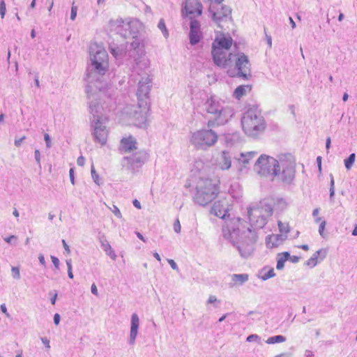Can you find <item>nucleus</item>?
Returning <instances> with one entry per match:
<instances>
[{
	"instance_id": "f257e3e1",
	"label": "nucleus",
	"mask_w": 357,
	"mask_h": 357,
	"mask_svg": "<svg viewBox=\"0 0 357 357\" xmlns=\"http://www.w3.org/2000/svg\"><path fill=\"white\" fill-rule=\"evenodd\" d=\"M89 54L91 63L87 67L86 77L89 121L94 141L104 145L107 139L108 131L105 126L107 118L100 100L101 86H96L95 82H99L108 69V54L104 48L96 44L90 46Z\"/></svg>"
},
{
	"instance_id": "f03ea898",
	"label": "nucleus",
	"mask_w": 357,
	"mask_h": 357,
	"mask_svg": "<svg viewBox=\"0 0 357 357\" xmlns=\"http://www.w3.org/2000/svg\"><path fill=\"white\" fill-rule=\"evenodd\" d=\"M273 214L272 204L263 200L259 204L248 207V216L250 227L241 230L239 218L226 221L222 227L223 237L236 246L241 257L247 258L254 252V245L257 240L255 229L263 228L268 218Z\"/></svg>"
},
{
	"instance_id": "7ed1b4c3",
	"label": "nucleus",
	"mask_w": 357,
	"mask_h": 357,
	"mask_svg": "<svg viewBox=\"0 0 357 357\" xmlns=\"http://www.w3.org/2000/svg\"><path fill=\"white\" fill-rule=\"evenodd\" d=\"M149 61L143 59L139 62H137V66L134 67L133 73H136L140 76L138 82V89L137 91V108L135 109L132 114V118L137 127L143 128L146 126L147 121V114L149 111V94L151 88L152 79L149 74Z\"/></svg>"
},
{
	"instance_id": "20e7f679",
	"label": "nucleus",
	"mask_w": 357,
	"mask_h": 357,
	"mask_svg": "<svg viewBox=\"0 0 357 357\" xmlns=\"http://www.w3.org/2000/svg\"><path fill=\"white\" fill-rule=\"evenodd\" d=\"M204 111L212 116L208 121V127L225 125L233 116L234 109L226 102L215 96L208 98L204 104Z\"/></svg>"
},
{
	"instance_id": "39448f33",
	"label": "nucleus",
	"mask_w": 357,
	"mask_h": 357,
	"mask_svg": "<svg viewBox=\"0 0 357 357\" xmlns=\"http://www.w3.org/2000/svg\"><path fill=\"white\" fill-rule=\"evenodd\" d=\"M241 125L244 132L250 137L258 136L266 128L264 119L257 107H250L243 113Z\"/></svg>"
},
{
	"instance_id": "423d86ee",
	"label": "nucleus",
	"mask_w": 357,
	"mask_h": 357,
	"mask_svg": "<svg viewBox=\"0 0 357 357\" xmlns=\"http://www.w3.org/2000/svg\"><path fill=\"white\" fill-rule=\"evenodd\" d=\"M233 40L229 37L216 38L212 44V56L215 65L222 68H227L232 63V53L227 51L232 45Z\"/></svg>"
},
{
	"instance_id": "0eeeda50",
	"label": "nucleus",
	"mask_w": 357,
	"mask_h": 357,
	"mask_svg": "<svg viewBox=\"0 0 357 357\" xmlns=\"http://www.w3.org/2000/svg\"><path fill=\"white\" fill-rule=\"evenodd\" d=\"M219 188L216 181L210 178H201L196 187L194 201L200 206H206L218 195Z\"/></svg>"
},
{
	"instance_id": "6e6552de",
	"label": "nucleus",
	"mask_w": 357,
	"mask_h": 357,
	"mask_svg": "<svg viewBox=\"0 0 357 357\" xmlns=\"http://www.w3.org/2000/svg\"><path fill=\"white\" fill-rule=\"evenodd\" d=\"M250 63L248 56L240 52L233 54L231 65L227 68V74L231 77H240L248 80L251 77Z\"/></svg>"
},
{
	"instance_id": "1a4fd4ad",
	"label": "nucleus",
	"mask_w": 357,
	"mask_h": 357,
	"mask_svg": "<svg viewBox=\"0 0 357 357\" xmlns=\"http://www.w3.org/2000/svg\"><path fill=\"white\" fill-rule=\"evenodd\" d=\"M254 171L261 176H279L280 162L274 158L263 154L255 162Z\"/></svg>"
},
{
	"instance_id": "9d476101",
	"label": "nucleus",
	"mask_w": 357,
	"mask_h": 357,
	"mask_svg": "<svg viewBox=\"0 0 357 357\" xmlns=\"http://www.w3.org/2000/svg\"><path fill=\"white\" fill-rule=\"evenodd\" d=\"M218 138L213 130L204 129L192 133L190 142L197 149L206 150L217 142Z\"/></svg>"
},
{
	"instance_id": "9b49d317",
	"label": "nucleus",
	"mask_w": 357,
	"mask_h": 357,
	"mask_svg": "<svg viewBox=\"0 0 357 357\" xmlns=\"http://www.w3.org/2000/svg\"><path fill=\"white\" fill-rule=\"evenodd\" d=\"M136 21H126L121 18L111 20L109 22L111 31L115 32L122 38L126 39L135 38L138 33L136 27Z\"/></svg>"
},
{
	"instance_id": "f8f14e48",
	"label": "nucleus",
	"mask_w": 357,
	"mask_h": 357,
	"mask_svg": "<svg viewBox=\"0 0 357 357\" xmlns=\"http://www.w3.org/2000/svg\"><path fill=\"white\" fill-rule=\"evenodd\" d=\"M149 154L145 151H139L130 156L123 158L122 165L132 171L138 170L146 162Z\"/></svg>"
},
{
	"instance_id": "ddd939ff",
	"label": "nucleus",
	"mask_w": 357,
	"mask_h": 357,
	"mask_svg": "<svg viewBox=\"0 0 357 357\" xmlns=\"http://www.w3.org/2000/svg\"><path fill=\"white\" fill-rule=\"evenodd\" d=\"M211 13L213 20L218 25L221 26L222 22H226L231 19V9L227 6H217V8L209 10Z\"/></svg>"
},
{
	"instance_id": "4468645a",
	"label": "nucleus",
	"mask_w": 357,
	"mask_h": 357,
	"mask_svg": "<svg viewBox=\"0 0 357 357\" xmlns=\"http://www.w3.org/2000/svg\"><path fill=\"white\" fill-rule=\"evenodd\" d=\"M280 171L278 176L284 183H290L294 178L295 169L291 163H287L285 161H280Z\"/></svg>"
},
{
	"instance_id": "2eb2a0df",
	"label": "nucleus",
	"mask_w": 357,
	"mask_h": 357,
	"mask_svg": "<svg viewBox=\"0 0 357 357\" xmlns=\"http://www.w3.org/2000/svg\"><path fill=\"white\" fill-rule=\"evenodd\" d=\"M192 18V17H190ZM190 43L192 45H197L202 38V33L200 31V23L198 20L191 19L190 23L189 33Z\"/></svg>"
},
{
	"instance_id": "dca6fc26",
	"label": "nucleus",
	"mask_w": 357,
	"mask_h": 357,
	"mask_svg": "<svg viewBox=\"0 0 357 357\" xmlns=\"http://www.w3.org/2000/svg\"><path fill=\"white\" fill-rule=\"evenodd\" d=\"M185 12L186 15H201L202 13V5L199 0H185V3L182 12Z\"/></svg>"
},
{
	"instance_id": "f3484780",
	"label": "nucleus",
	"mask_w": 357,
	"mask_h": 357,
	"mask_svg": "<svg viewBox=\"0 0 357 357\" xmlns=\"http://www.w3.org/2000/svg\"><path fill=\"white\" fill-rule=\"evenodd\" d=\"M211 212L215 216L225 220L227 215L229 216L226 200L215 202L211 208Z\"/></svg>"
},
{
	"instance_id": "a211bd4d",
	"label": "nucleus",
	"mask_w": 357,
	"mask_h": 357,
	"mask_svg": "<svg viewBox=\"0 0 357 357\" xmlns=\"http://www.w3.org/2000/svg\"><path fill=\"white\" fill-rule=\"evenodd\" d=\"M133 39L132 42L130 43V50L129 52V56L131 57H134L135 62H139L141 60L138 61L139 56L143 54V46L142 43L139 38H137V36L135 38H132Z\"/></svg>"
},
{
	"instance_id": "6ab92c4d",
	"label": "nucleus",
	"mask_w": 357,
	"mask_h": 357,
	"mask_svg": "<svg viewBox=\"0 0 357 357\" xmlns=\"http://www.w3.org/2000/svg\"><path fill=\"white\" fill-rule=\"evenodd\" d=\"M139 326V319L136 313H134L131 316L130 321V331L128 342L130 344L133 345L135 343V340L138 334V329Z\"/></svg>"
},
{
	"instance_id": "aec40b11",
	"label": "nucleus",
	"mask_w": 357,
	"mask_h": 357,
	"mask_svg": "<svg viewBox=\"0 0 357 357\" xmlns=\"http://www.w3.org/2000/svg\"><path fill=\"white\" fill-rule=\"evenodd\" d=\"M217 167L221 170H227L231 166V155L229 151H222L217 159Z\"/></svg>"
},
{
	"instance_id": "412c9836",
	"label": "nucleus",
	"mask_w": 357,
	"mask_h": 357,
	"mask_svg": "<svg viewBox=\"0 0 357 357\" xmlns=\"http://www.w3.org/2000/svg\"><path fill=\"white\" fill-rule=\"evenodd\" d=\"M287 238V235L280 234L269 235L266 238V243L268 248H277L282 245Z\"/></svg>"
},
{
	"instance_id": "4be33fe9",
	"label": "nucleus",
	"mask_w": 357,
	"mask_h": 357,
	"mask_svg": "<svg viewBox=\"0 0 357 357\" xmlns=\"http://www.w3.org/2000/svg\"><path fill=\"white\" fill-rule=\"evenodd\" d=\"M136 144V139L133 137H123L121 140L120 151L124 153L130 152L137 149Z\"/></svg>"
},
{
	"instance_id": "5701e85b",
	"label": "nucleus",
	"mask_w": 357,
	"mask_h": 357,
	"mask_svg": "<svg viewBox=\"0 0 357 357\" xmlns=\"http://www.w3.org/2000/svg\"><path fill=\"white\" fill-rule=\"evenodd\" d=\"M321 255V259H323L326 257V251L325 250H319L315 252L313 255L306 261V264L311 267H314L317 264V258Z\"/></svg>"
},
{
	"instance_id": "b1692460",
	"label": "nucleus",
	"mask_w": 357,
	"mask_h": 357,
	"mask_svg": "<svg viewBox=\"0 0 357 357\" xmlns=\"http://www.w3.org/2000/svg\"><path fill=\"white\" fill-rule=\"evenodd\" d=\"M249 279V275L247 273L233 274L231 275V281L234 285H243Z\"/></svg>"
},
{
	"instance_id": "393cba45",
	"label": "nucleus",
	"mask_w": 357,
	"mask_h": 357,
	"mask_svg": "<svg viewBox=\"0 0 357 357\" xmlns=\"http://www.w3.org/2000/svg\"><path fill=\"white\" fill-rule=\"evenodd\" d=\"M109 51L112 56L116 59H121L126 54V52L122 47H119L115 45L109 46Z\"/></svg>"
},
{
	"instance_id": "a878e982",
	"label": "nucleus",
	"mask_w": 357,
	"mask_h": 357,
	"mask_svg": "<svg viewBox=\"0 0 357 357\" xmlns=\"http://www.w3.org/2000/svg\"><path fill=\"white\" fill-rule=\"evenodd\" d=\"M290 254L288 252H283L278 255L276 268L282 270L284 266V263L289 259Z\"/></svg>"
},
{
	"instance_id": "bb28decb",
	"label": "nucleus",
	"mask_w": 357,
	"mask_h": 357,
	"mask_svg": "<svg viewBox=\"0 0 357 357\" xmlns=\"http://www.w3.org/2000/svg\"><path fill=\"white\" fill-rule=\"evenodd\" d=\"M100 243L102 250L106 252V254L109 255L113 260H115L116 258V255L112 250L109 243L107 240H102L100 241Z\"/></svg>"
},
{
	"instance_id": "cd10ccee",
	"label": "nucleus",
	"mask_w": 357,
	"mask_h": 357,
	"mask_svg": "<svg viewBox=\"0 0 357 357\" xmlns=\"http://www.w3.org/2000/svg\"><path fill=\"white\" fill-rule=\"evenodd\" d=\"M257 153L256 151H249L246 153H241V157L239 158V161L242 162L243 165L248 164L250 160L254 158L257 155Z\"/></svg>"
},
{
	"instance_id": "c85d7f7f",
	"label": "nucleus",
	"mask_w": 357,
	"mask_h": 357,
	"mask_svg": "<svg viewBox=\"0 0 357 357\" xmlns=\"http://www.w3.org/2000/svg\"><path fill=\"white\" fill-rule=\"evenodd\" d=\"M275 275L274 269L273 268L266 269V268L261 270V271L259 273V278L261 279L262 280L265 281L267 280Z\"/></svg>"
},
{
	"instance_id": "c756f323",
	"label": "nucleus",
	"mask_w": 357,
	"mask_h": 357,
	"mask_svg": "<svg viewBox=\"0 0 357 357\" xmlns=\"http://www.w3.org/2000/svg\"><path fill=\"white\" fill-rule=\"evenodd\" d=\"M248 85H240L234 90V96L237 98L240 99L242 98L246 93V90L248 89Z\"/></svg>"
},
{
	"instance_id": "7c9ffc66",
	"label": "nucleus",
	"mask_w": 357,
	"mask_h": 357,
	"mask_svg": "<svg viewBox=\"0 0 357 357\" xmlns=\"http://www.w3.org/2000/svg\"><path fill=\"white\" fill-rule=\"evenodd\" d=\"M286 341V337L283 335H278L275 336H272L268 337L266 342L267 344H275V343H281Z\"/></svg>"
},
{
	"instance_id": "2f4dec72",
	"label": "nucleus",
	"mask_w": 357,
	"mask_h": 357,
	"mask_svg": "<svg viewBox=\"0 0 357 357\" xmlns=\"http://www.w3.org/2000/svg\"><path fill=\"white\" fill-rule=\"evenodd\" d=\"M356 158L355 153H351L349 156L344 160V165L347 169H350L353 166Z\"/></svg>"
},
{
	"instance_id": "473e14b6",
	"label": "nucleus",
	"mask_w": 357,
	"mask_h": 357,
	"mask_svg": "<svg viewBox=\"0 0 357 357\" xmlns=\"http://www.w3.org/2000/svg\"><path fill=\"white\" fill-rule=\"evenodd\" d=\"M278 228L280 231V234L287 235L289 232V227L288 223H283L281 221L278 222Z\"/></svg>"
},
{
	"instance_id": "72a5a7b5",
	"label": "nucleus",
	"mask_w": 357,
	"mask_h": 357,
	"mask_svg": "<svg viewBox=\"0 0 357 357\" xmlns=\"http://www.w3.org/2000/svg\"><path fill=\"white\" fill-rule=\"evenodd\" d=\"M158 27L162 31L163 36L165 38H167L169 36V33L166 28V25H165V21L163 19L160 20L158 24Z\"/></svg>"
},
{
	"instance_id": "f704fd0d",
	"label": "nucleus",
	"mask_w": 357,
	"mask_h": 357,
	"mask_svg": "<svg viewBox=\"0 0 357 357\" xmlns=\"http://www.w3.org/2000/svg\"><path fill=\"white\" fill-rule=\"evenodd\" d=\"M12 276L14 279L19 280L20 278V268L16 266L11 268Z\"/></svg>"
},
{
	"instance_id": "c9c22d12",
	"label": "nucleus",
	"mask_w": 357,
	"mask_h": 357,
	"mask_svg": "<svg viewBox=\"0 0 357 357\" xmlns=\"http://www.w3.org/2000/svg\"><path fill=\"white\" fill-rule=\"evenodd\" d=\"M6 3L4 0L0 1V15L1 17L3 19L6 15Z\"/></svg>"
},
{
	"instance_id": "e433bc0d",
	"label": "nucleus",
	"mask_w": 357,
	"mask_h": 357,
	"mask_svg": "<svg viewBox=\"0 0 357 357\" xmlns=\"http://www.w3.org/2000/svg\"><path fill=\"white\" fill-rule=\"evenodd\" d=\"M66 265L68 268V276L69 278L73 279V273L72 271V261L71 259H67L66 260Z\"/></svg>"
},
{
	"instance_id": "4c0bfd02",
	"label": "nucleus",
	"mask_w": 357,
	"mask_h": 357,
	"mask_svg": "<svg viewBox=\"0 0 357 357\" xmlns=\"http://www.w3.org/2000/svg\"><path fill=\"white\" fill-rule=\"evenodd\" d=\"M260 337L257 335V334H252V335H250L247 337V342H259L260 341Z\"/></svg>"
},
{
	"instance_id": "58836bf2",
	"label": "nucleus",
	"mask_w": 357,
	"mask_h": 357,
	"mask_svg": "<svg viewBox=\"0 0 357 357\" xmlns=\"http://www.w3.org/2000/svg\"><path fill=\"white\" fill-rule=\"evenodd\" d=\"M91 176L93 178V181L96 184L99 185V176L97 174L93 166L91 167Z\"/></svg>"
},
{
	"instance_id": "ea45409f",
	"label": "nucleus",
	"mask_w": 357,
	"mask_h": 357,
	"mask_svg": "<svg viewBox=\"0 0 357 357\" xmlns=\"http://www.w3.org/2000/svg\"><path fill=\"white\" fill-rule=\"evenodd\" d=\"M181 224L178 219H176L174 223V230L176 233L179 234L181 232Z\"/></svg>"
},
{
	"instance_id": "a19ab883",
	"label": "nucleus",
	"mask_w": 357,
	"mask_h": 357,
	"mask_svg": "<svg viewBox=\"0 0 357 357\" xmlns=\"http://www.w3.org/2000/svg\"><path fill=\"white\" fill-rule=\"evenodd\" d=\"M34 156H35V160L36 161V163L37 165L41 167V165H40V153L39 151V150L36 149L34 152Z\"/></svg>"
},
{
	"instance_id": "79ce46f5",
	"label": "nucleus",
	"mask_w": 357,
	"mask_h": 357,
	"mask_svg": "<svg viewBox=\"0 0 357 357\" xmlns=\"http://www.w3.org/2000/svg\"><path fill=\"white\" fill-rule=\"evenodd\" d=\"M277 206L280 207V209H283L286 207L287 203L284 199H278L277 200Z\"/></svg>"
},
{
	"instance_id": "37998d69",
	"label": "nucleus",
	"mask_w": 357,
	"mask_h": 357,
	"mask_svg": "<svg viewBox=\"0 0 357 357\" xmlns=\"http://www.w3.org/2000/svg\"><path fill=\"white\" fill-rule=\"evenodd\" d=\"M77 6H75L73 5L71 8V12H70V19L72 20H75L77 16Z\"/></svg>"
},
{
	"instance_id": "c03bdc74",
	"label": "nucleus",
	"mask_w": 357,
	"mask_h": 357,
	"mask_svg": "<svg viewBox=\"0 0 357 357\" xmlns=\"http://www.w3.org/2000/svg\"><path fill=\"white\" fill-rule=\"evenodd\" d=\"M112 212L115 215V216H116L118 218H122L121 213L116 206L113 205Z\"/></svg>"
},
{
	"instance_id": "a18cd8bd",
	"label": "nucleus",
	"mask_w": 357,
	"mask_h": 357,
	"mask_svg": "<svg viewBox=\"0 0 357 357\" xmlns=\"http://www.w3.org/2000/svg\"><path fill=\"white\" fill-rule=\"evenodd\" d=\"M264 33H265V37H266V40L267 44L268 45L269 48H271V47H272V38H271V36L267 34L266 29V28H264Z\"/></svg>"
},
{
	"instance_id": "49530a36",
	"label": "nucleus",
	"mask_w": 357,
	"mask_h": 357,
	"mask_svg": "<svg viewBox=\"0 0 357 357\" xmlns=\"http://www.w3.org/2000/svg\"><path fill=\"white\" fill-rule=\"evenodd\" d=\"M167 262L169 263V264L170 265L171 268L173 270H175L177 271H178V267L176 263L173 259H168Z\"/></svg>"
},
{
	"instance_id": "de8ad7c7",
	"label": "nucleus",
	"mask_w": 357,
	"mask_h": 357,
	"mask_svg": "<svg viewBox=\"0 0 357 357\" xmlns=\"http://www.w3.org/2000/svg\"><path fill=\"white\" fill-rule=\"evenodd\" d=\"M326 225V222L325 220L322 221L319 225V234L324 237V229H325V226Z\"/></svg>"
},
{
	"instance_id": "09e8293b",
	"label": "nucleus",
	"mask_w": 357,
	"mask_h": 357,
	"mask_svg": "<svg viewBox=\"0 0 357 357\" xmlns=\"http://www.w3.org/2000/svg\"><path fill=\"white\" fill-rule=\"evenodd\" d=\"M51 259H52V261L54 266V267L58 269L59 268V259L54 257V256H51Z\"/></svg>"
},
{
	"instance_id": "8fccbe9b",
	"label": "nucleus",
	"mask_w": 357,
	"mask_h": 357,
	"mask_svg": "<svg viewBox=\"0 0 357 357\" xmlns=\"http://www.w3.org/2000/svg\"><path fill=\"white\" fill-rule=\"evenodd\" d=\"M44 139L45 141V143H46V146L47 148H50L51 147V139H50V137L48 134H45L44 135Z\"/></svg>"
},
{
	"instance_id": "3c124183",
	"label": "nucleus",
	"mask_w": 357,
	"mask_h": 357,
	"mask_svg": "<svg viewBox=\"0 0 357 357\" xmlns=\"http://www.w3.org/2000/svg\"><path fill=\"white\" fill-rule=\"evenodd\" d=\"M26 138L25 136H23L22 137L20 138V139H15V145L17 146V147H19L20 146L22 142H23V140H24Z\"/></svg>"
},
{
	"instance_id": "603ef678",
	"label": "nucleus",
	"mask_w": 357,
	"mask_h": 357,
	"mask_svg": "<svg viewBox=\"0 0 357 357\" xmlns=\"http://www.w3.org/2000/svg\"><path fill=\"white\" fill-rule=\"evenodd\" d=\"M69 174H70V182L73 185H74L75 184V176H74V169L73 168H70Z\"/></svg>"
},
{
	"instance_id": "864d4df0",
	"label": "nucleus",
	"mask_w": 357,
	"mask_h": 357,
	"mask_svg": "<svg viewBox=\"0 0 357 357\" xmlns=\"http://www.w3.org/2000/svg\"><path fill=\"white\" fill-rule=\"evenodd\" d=\"M215 302H219V301H218L217 298L213 296V295H211L207 301V303H214Z\"/></svg>"
},
{
	"instance_id": "5fc2aeb1",
	"label": "nucleus",
	"mask_w": 357,
	"mask_h": 357,
	"mask_svg": "<svg viewBox=\"0 0 357 357\" xmlns=\"http://www.w3.org/2000/svg\"><path fill=\"white\" fill-rule=\"evenodd\" d=\"M61 242H62V244H63V248H64L65 251H66L68 254H69V253L70 252V247H69V245L67 244V243L66 242V241H65V240H63V239L62 240V241H61Z\"/></svg>"
},
{
	"instance_id": "6e6d98bb",
	"label": "nucleus",
	"mask_w": 357,
	"mask_h": 357,
	"mask_svg": "<svg viewBox=\"0 0 357 357\" xmlns=\"http://www.w3.org/2000/svg\"><path fill=\"white\" fill-rule=\"evenodd\" d=\"M85 159L83 156L78 157L77 160V163L79 166H83L84 165Z\"/></svg>"
},
{
	"instance_id": "4d7b16f0",
	"label": "nucleus",
	"mask_w": 357,
	"mask_h": 357,
	"mask_svg": "<svg viewBox=\"0 0 357 357\" xmlns=\"http://www.w3.org/2000/svg\"><path fill=\"white\" fill-rule=\"evenodd\" d=\"M13 239H17V236H14V235H11L10 236L4 238V241L8 243H11L12 240H13Z\"/></svg>"
},
{
	"instance_id": "13d9d810",
	"label": "nucleus",
	"mask_w": 357,
	"mask_h": 357,
	"mask_svg": "<svg viewBox=\"0 0 357 357\" xmlns=\"http://www.w3.org/2000/svg\"><path fill=\"white\" fill-rule=\"evenodd\" d=\"M299 259H300L299 257H297L295 255H293V256L290 255L288 260H290L292 263H297V262H298Z\"/></svg>"
},
{
	"instance_id": "bf43d9fd",
	"label": "nucleus",
	"mask_w": 357,
	"mask_h": 357,
	"mask_svg": "<svg viewBox=\"0 0 357 357\" xmlns=\"http://www.w3.org/2000/svg\"><path fill=\"white\" fill-rule=\"evenodd\" d=\"M60 315L58 313H56L54 316V323L55 325H58L60 322Z\"/></svg>"
},
{
	"instance_id": "052dcab7",
	"label": "nucleus",
	"mask_w": 357,
	"mask_h": 357,
	"mask_svg": "<svg viewBox=\"0 0 357 357\" xmlns=\"http://www.w3.org/2000/svg\"><path fill=\"white\" fill-rule=\"evenodd\" d=\"M91 293L95 295V296H98V289H97V287L96 285L93 283L91 285Z\"/></svg>"
},
{
	"instance_id": "680f3d73",
	"label": "nucleus",
	"mask_w": 357,
	"mask_h": 357,
	"mask_svg": "<svg viewBox=\"0 0 357 357\" xmlns=\"http://www.w3.org/2000/svg\"><path fill=\"white\" fill-rule=\"evenodd\" d=\"M1 310L3 314L6 315V317H8L10 316L9 313L7 311V308L5 304L1 305Z\"/></svg>"
},
{
	"instance_id": "e2e57ef3",
	"label": "nucleus",
	"mask_w": 357,
	"mask_h": 357,
	"mask_svg": "<svg viewBox=\"0 0 357 357\" xmlns=\"http://www.w3.org/2000/svg\"><path fill=\"white\" fill-rule=\"evenodd\" d=\"M330 194H329V198L330 201L331 202H334V196H335V189H329Z\"/></svg>"
},
{
	"instance_id": "0e129e2a",
	"label": "nucleus",
	"mask_w": 357,
	"mask_h": 357,
	"mask_svg": "<svg viewBox=\"0 0 357 357\" xmlns=\"http://www.w3.org/2000/svg\"><path fill=\"white\" fill-rule=\"evenodd\" d=\"M41 340L47 348H50V340L46 337H42Z\"/></svg>"
},
{
	"instance_id": "69168bd1",
	"label": "nucleus",
	"mask_w": 357,
	"mask_h": 357,
	"mask_svg": "<svg viewBox=\"0 0 357 357\" xmlns=\"http://www.w3.org/2000/svg\"><path fill=\"white\" fill-rule=\"evenodd\" d=\"M38 260H39V262L41 265L43 266H45V257L43 255H39L38 256Z\"/></svg>"
},
{
	"instance_id": "338daca9",
	"label": "nucleus",
	"mask_w": 357,
	"mask_h": 357,
	"mask_svg": "<svg viewBox=\"0 0 357 357\" xmlns=\"http://www.w3.org/2000/svg\"><path fill=\"white\" fill-rule=\"evenodd\" d=\"M330 178H331L330 189H335V181H334L333 176L332 174H330Z\"/></svg>"
},
{
	"instance_id": "774afa93",
	"label": "nucleus",
	"mask_w": 357,
	"mask_h": 357,
	"mask_svg": "<svg viewBox=\"0 0 357 357\" xmlns=\"http://www.w3.org/2000/svg\"><path fill=\"white\" fill-rule=\"evenodd\" d=\"M132 203H133V205L135 206V207H136L138 209L141 208V204L137 199H134Z\"/></svg>"
}]
</instances>
